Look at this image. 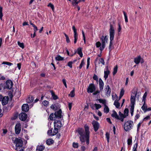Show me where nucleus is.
Segmentation results:
<instances>
[{"instance_id": "f257e3e1", "label": "nucleus", "mask_w": 151, "mask_h": 151, "mask_svg": "<svg viewBox=\"0 0 151 151\" xmlns=\"http://www.w3.org/2000/svg\"><path fill=\"white\" fill-rule=\"evenodd\" d=\"M85 131L82 129H79L78 132L80 135V140L82 143H84L85 141L87 145L89 144V135L90 132L89 131V127L88 126L85 125L84 126Z\"/></svg>"}, {"instance_id": "f03ea898", "label": "nucleus", "mask_w": 151, "mask_h": 151, "mask_svg": "<svg viewBox=\"0 0 151 151\" xmlns=\"http://www.w3.org/2000/svg\"><path fill=\"white\" fill-rule=\"evenodd\" d=\"M110 39V42L109 46V48L110 51L112 49L113 42L112 41L114 39V35L115 31L113 26L111 24H110V28L109 29Z\"/></svg>"}, {"instance_id": "7ed1b4c3", "label": "nucleus", "mask_w": 151, "mask_h": 151, "mask_svg": "<svg viewBox=\"0 0 151 151\" xmlns=\"http://www.w3.org/2000/svg\"><path fill=\"white\" fill-rule=\"evenodd\" d=\"M14 143L16 144L15 150L16 151H24V147H22L23 142L21 139L16 138Z\"/></svg>"}, {"instance_id": "20e7f679", "label": "nucleus", "mask_w": 151, "mask_h": 151, "mask_svg": "<svg viewBox=\"0 0 151 151\" xmlns=\"http://www.w3.org/2000/svg\"><path fill=\"white\" fill-rule=\"evenodd\" d=\"M62 111L61 109L58 111L55 112L54 115L53 113L50 114L49 116V118L51 120H53L54 118V120H56V119H60L62 117L61 115Z\"/></svg>"}, {"instance_id": "39448f33", "label": "nucleus", "mask_w": 151, "mask_h": 151, "mask_svg": "<svg viewBox=\"0 0 151 151\" xmlns=\"http://www.w3.org/2000/svg\"><path fill=\"white\" fill-rule=\"evenodd\" d=\"M101 42L102 43V45L100 47L99 49L101 52L103 50L106 46V43H107L108 41V36L107 35L104 36H102L100 38Z\"/></svg>"}, {"instance_id": "423d86ee", "label": "nucleus", "mask_w": 151, "mask_h": 151, "mask_svg": "<svg viewBox=\"0 0 151 151\" xmlns=\"http://www.w3.org/2000/svg\"><path fill=\"white\" fill-rule=\"evenodd\" d=\"M134 124L132 121H128L126 122L124 124V128L126 131H129L132 128Z\"/></svg>"}, {"instance_id": "0eeeda50", "label": "nucleus", "mask_w": 151, "mask_h": 151, "mask_svg": "<svg viewBox=\"0 0 151 151\" xmlns=\"http://www.w3.org/2000/svg\"><path fill=\"white\" fill-rule=\"evenodd\" d=\"M96 90V88L93 83L90 84L87 89V91L88 93H92Z\"/></svg>"}, {"instance_id": "6e6552de", "label": "nucleus", "mask_w": 151, "mask_h": 151, "mask_svg": "<svg viewBox=\"0 0 151 151\" xmlns=\"http://www.w3.org/2000/svg\"><path fill=\"white\" fill-rule=\"evenodd\" d=\"M13 84V83L12 81L11 80H7L6 82L5 88L10 89L12 88Z\"/></svg>"}, {"instance_id": "1a4fd4ad", "label": "nucleus", "mask_w": 151, "mask_h": 151, "mask_svg": "<svg viewBox=\"0 0 151 151\" xmlns=\"http://www.w3.org/2000/svg\"><path fill=\"white\" fill-rule=\"evenodd\" d=\"M137 91H134L133 94H132L131 96L130 101L131 105H134L135 104L136 97L137 96Z\"/></svg>"}, {"instance_id": "9d476101", "label": "nucleus", "mask_w": 151, "mask_h": 151, "mask_svg": "<svg viewBox=\"0 0 151 151\" xmlns=\"http://www.w3.org/2000/svg\"><path fill=\"white\" fill-rule=\"evenodd\" d=\"M72 29L73 31V32L74 33V44H76L77 41V40L78 39V34L77 32V29H76L75 26H73L72 27Z\"/></svg>"}, {"instance_id": "9b49d317", "label": "nucleus", "mask_w": 151, "mask_h": 151, "mask_svg": "<svg viewBox=\"0 0 151 151\" xmlns=\"http://www.w3.org/2000/svg\"><path fill=\"white\" fill-rule=\"evenodd\" d=\"M21 125L20 123H17L16 124L15 127V132L16 134H19L21 130Z\"/></svg>"}, {"instance_id": "f8f14e48", "label": "nucleus", "mask_w": 151, "mask_h": 151, "mask_svg": "<svg viewBox=\"0 0 151 151\" xmlns=\"http://www.w3.org/2000/svg\"><path fill=\"white\" fill-rule=\"evenodd\" d=\"M104 92L107 96L109 97L110 96L111 92V89L108 85L105 86Z\"/></svg>"}, {"instance_id": "ddd939ff", "label": "nucleus", "mask_w": 151, "mask_h": 151, "mask_svg": "<svg viewBox=\"0 0 151 151\" xmlns=\"http://www.w3.org/2000/svg\"><path fill=\"white\" fill-rule=\"evenodd\" d=\"M94 131L96 132L99 128V123L95 121H93L92 122Z\"/></svg>"}, {"instance_id": "4468645a", "label": "nucleus", "mask_w": 151, "mask_h": 151, "mask_svg": "<svg viewBox=\"0 0 151 151\" xmlns=\"http://www.w3.org/2000/svg\"><path fill=\"white\" fill-rule=\"evenodd\" d=\"M61 123V121L60 120H55L54 122V127H56L58 129H60L61 127L63 126Z\"/></svg>"}, {"instance_id": "2eb2a0df", "label": "nucleus", "mask_w": 151, "mask_h": 151, "mask_svg": "<svg viewBox=\"0 0 151 151\" xmlns=\"http://www.w3.org/2000/svg\"><path fill=\"white\" fill-rule=\"evenodd\" d=\"M19 119L22 121H25L27 117V114L24 113H22L19 115Z\"/></svg>"}, {"instance_id": "dca6fc26", "label": "nucleus", "mask_w": 151, "mask_h": 151, "mask_svg": "<svg viewBox=\"0 0 151 151\" xmlns=\"http://www.w3.org/2000/svg\"><path fill=\"white\" fill-rule=\"evenodd\" d=\"M9 98L7 96H5L3 98L2 100V104L3 105L6 104L8 102Z\"/></svg>"}, {"instance_id": "f3484780", "label": "nucleus", "mask_w": 151, "mask_h": 151, "mask_svg": "<svg viewBox=\"0 0 151 151\" xmlns=\"http://www.w3.org/2000/svg\"><path fill=\"white\" fill-rule=\"evenodd\" d=\"M29 105L27 104H24L22 106V111L25 112H27L29 110Z\"/></svg>"}, {"instance_id": "a211bd4d", "label": "nucleus", "mask_w": 151, "mask_h": 151, "mask_svg": "<svg viewBox=\"0 0 151 151\" xmlns=\"http://www.w3.org/2000/svg\"><path fill=\"white\" fill-rule=\"evenodd\" d=\"M99 84L100 91H102L104 88V83L102 79L100 78L99 79Z\"/></svg>"}, {"instance_id": "6ab92c4d", "label": "nucleus", "mask_w": 151, "mask_h": 151, "mask_svg": "<svg viewBox=\"0 0 151 151\" xmlns=\"http://www.w3.org/2000/svg\"><path fill=\"white\" fill-rule=\"evenodd\" d=\"M107 70L106 71H104V77L105 78V80H106L108 78V76L110 73V71L108 69V66H106Z\"/></svg>"}, {"instance_id": "aec40b11", "label": "nucleus", "mask_w": 151, "mask_h": 151, "mask_svg": "<svg viewBox=\"0 0 151 151\" xmlns=\"http://www.w3.org/2000/svg\"><path fill=\"white\" fill-rule=\"evenodd\" d=\"M113 113L111 114V116L113 118L117 119H119V116L118 115L117 113L114 110L112 111Z\"/></svg>"}, {"instance_id": "412c9836", "label": "nucleus", "mask_w": 151, "mask_h": 151, "mask_svg": "<svg viewBox=\"0 0 151 151\" xmlns=\"http://www.w3.org/2000/svg\"><path fill=\"white\" fill-rule=\"evenodd\" d=\"M45 149V147L42 145H38L37 147L36 150L42 151Z\"/></svg>"}, {"instance_id": "4be33fe9", "label": "nucleus", "mask_w": 151, "mask_h": 151, "mask_svg": "<svg viewBox=\"0 0 151 151\" xmlns=\"http://www.w3.org/2000/svg\"><path fill=\"white\" fill-rule=\"evenodd\" d=\"M141 60V56H139L135 58L134 59V62L136 64H138Z\"/></svg>"}, {"instance_id": "5701e85b", "label": "nucleus", "mask_w": 151, "mask_h": 151, "mask_svg": "<svg viewBox=\"0 0 151 151\" xmlns=\"http://www.w3.org/2000/svg\"><path fill=\"white\" fill-rule=\"evenodd\" d=\"M34 100V98L32 96H30L29 98L26 99V101L28 103L32 102Z\"/></svg>"}, {"instance_id": "b1692460", "label": "nucleus", "mask_w": 151, "mask_h": 151, "mask_svg": "<svg viewBox=\"0 0 151 151\" xmlns=\"http://www.w3.org/2000/svg\"><path fill=\"white\" fill-rule=\"evenodd\" d=\"M53 142V140L52 139H48L46 141V144L48 145H52Z\"/></svg>"}, {"instance_id": "393cba45", "label": "nucleus", "mask_w": 151, "mask_h": 151, "mask_svg": "<svg viewBox=\"0 0 151 151\" xmlns=\"http://www.w3.org/2000/svg\"><path fill=\"white\" fill-rule=\"evenodd\" d=\"M77 53L78 54L80 57L82 58L83 57V53L82 51V49L81 47H79L77 49Z\"/></svg>"}, {"instance_id": "a878e982", "label": "nucleus", "mask_w": 151, "mask_h": 151, "mask_svg": "<svg viewBox=\"0 0 151 151\" xmlns=\"http://www.w3.org/2000/svg\"><path fill=\"white\" fill-rule=\"evenodd\" d=\"M143 106H142L141 108L144 111V112H146L145 111L146 110L147 108V105L146 104L145 102H143Z\"/></svg>"}, {"instance_id": "bb28decb", "label": "nucleus", "mask_w": 151, "mask_h": 151, "mask_svg": "<svg viewBox=\"0 0 151 151\" xmlns=\"http://www.w3.org/2000/svg\"><path fill=\"white\" fill-rule=\"evenodd\" d=\"M50 92L54 100H56L58 98V96L56 95H55L53 91H50Z\"/></svg>"}, {"instance_id": "cd10ccee", "label": "nucleus", "mask_w": 151, "mask_h": 151, "mask_svg": "<svg viewBox=\"0 0 151 151\" xmlns=\"http://www.w3.org/2000/svg\"><path fill=\"white\" fill-rule=\"evenodd\" d=\"M104 113L106 114L108 113L109 111V109L108 106L106 105L104 106Z\"/></svg>"}, {"instance_id": "c85d7f7f", "label": "nucleus", "mask_w": 151, "mask_h": 151, "mask_svg": "<svg viewBox=\"0 0 151 151\" xmlns=\"http://www.w3.org/2000/svg\"><path fill=\"white\" fill-rule=\"evenodd\" d=\"M55 60L58 61H62L64 60V58L61 57L60 55H58L55 58Z\"/></svg>"}, {"instance_id": "c756f323", "label": "nucleus", "mask_w": 151, "mask_h": 151, "mask_svg": "<svg viewBox=\"0 0 151 151\" xmlns=\"http://www.w3.org/2000/svg\"><path fill=\"white\" fill-rule=\"evenodd\" d=\"M58 129H59L54 127V129L53 131V133L52 134V136L58 133Z\"/></svg>"}, {"instance_id": "7c9ffc66", "label": "nucleus", "mask_w": 151, "mask_h": 151, "mask_svg": "<svg viewBox=\"0 0 151 151\" xmlns=\"http://www.w3.org/2000/svg\"><path fill=\"white\" fill-rule=\"evenodd\" d=\"M114 104L117 108H119L120 106V103L117 101H115Z\"/></svg>"}, {"instance_id": "2f4dec72", "label": "nucleus", "mask_w": 151, "mask_h": 151, "mask_svg": "<svg viewBox=\"0 0 151 151\" xmlns=\"http://www.w3.org/2000/svg\"><path fill=\"white\" fill-rule=\"evenodd\" d=\"M74 92L75 88H74L70 92V93L69 94V96H70L71 97H74L75 95Z\"/></svg>"}, {"instance_id": "473e14b6", "label": "nucleus", "mask_w": 151, "mask_h": 151, "mask_svg": "<svg viewBox=\"0 0 151 151\" xmlns=\"http://www.w3.org/2000/svg\"><path fill=\"white\" fill-rule=\"evenodd\" d=\"M98 100L100 103H102L104 105V106L106 105V101L105 100H103L101 99H99Z\"/></svg>"}, {"instance_id": "72a5a7b5", "label": "nucleus", "mask_w": 151, "mask_h": 151, "mask_svg": "<svg viewBox=\"0 0 151 151\" xmlns=\"http://www.w3.org/2000/svg\"><path fill=\"white\" fill-rule=\"evenodd\" d=\"M2 10V7L1 6H0V19L1 20H2V17L3 16Z\"/></svg>"}, {"instance_id": "f704fd0d", "label": "nucleus", "mask_w": 151, "mask_h": 151, "mask_svg": "<svg viewBox=\"0 0 151 151\" xmlns=\"http://www.w3.org/2000/svg\"><path fill=\"white\" fill-rule=\"evenodd\" d=\"M147 93L146 92H145V93L144 94L143 96V99L142 100V102H145L146 101V98L147 96Z\"/></svg>"}, {"instance_id": "c9c22d12", "label": "nucleus", "mask_w": 151, "mask_h": 151, "mask_svg": "<svg viewBox=\"0 0 151 151\" xmlns=\"http://www.w3.org/2000/svg\"><path fill=\"white\" fill-rule=\"evenodd\" d=\"M18 45L22 49L24 48V45L23 43H21L19 41L17 42Z\"/></svg>"}, {"instance_id": "e433bc0d", "label": "nucleus", "mask_w": 151, "mask_h": 151, "mask_svg": "<svg viewBox=\"0 0 151 151\" xmlns=\"http://www.w3.org/2000/svg\"><path fill=\"white\" fill-rule=\"evenodd\" d=\"M123 13L124 15L125 22H126L127 23L128 22L127 16L125 12L124 11H123Z\"/></svg>"}, {"instance_id": "4c0bfd02", "label": "nucleus", "mask_w": 151, "mask_h": 151, "mask_svg": "<svg viewBox=\"0 0 151 151\" xmlns=\"http://www.w3.org/2000/svg\"><path fill=\"white\" fill-rule=\"evenodd\" d=\"M118 67L116 66L114 68V70L113 73V75H115L117 73V71Z\"/></svg>"}, {"instance_id": "58836bf2", "label": "nucleus", "mask_w": 151, "mask_h": 151, "mask_svg": "<svg viewBox=\"0 0 151 151\" xmlns=\"http://www.w3.org/2000/svg\"><path fill=\"white\" fill-rule=\"evenodd\" d=\"M49 102L48 101L45 100L42 102V104L44 106H47L49 105Z\"/></svg>"}, {"instance_id": "ea45409f", "label": "nucleus", "mask_w": 151, "mask_h": 151, "mask_svg": "<svg viewBox=\"0 0 151 151\" xmlns=\"http://www.w3.org/2000/svg\"><path fill=\"white\" fill-rule=\"evenodd\" d=\"M128 112L129 110L127 108L125 109L124 111V115H125V116H126V117L128 116Z\"/></svg>"}, {"instance_id": "a19ab883", "label": "nucleus", "mask_w": 151, "mask_h": 151, "mask_svg": "<svg viewBox=\"0 0 151 151\" xmlns=\"http://www.w3.org/2000/svg\"><path fill=\"white\" fill-rule=\"evenodd\" d=\"M64 35L66 37V39L67 42L68 43H69L70 41L68 36L65 33H64Z\"/></svg>"}, {"instance_id": "79ce46f5", "label": "nucleus", "mask_w": 151, "mask_h": 151, "mask_svg": "<svg viewBox=\"0 0 151 151\" xmlns=\"http://www.w3.org/2000/svg\"><path fill=\"white\" fill-rule=\"evenodd\" d=\"M2 64L7 65L9 66H11L13 65V63H12L5 61L3 62L2 63Z\"/></svg>"}, {"instance_id": "37998d69", "label": "nucleus", "mask_w": 151, "mask_h": 151, "mask_svg": "<svg viewBox=\"0 0 151 151\" xmlns=\"http://www.w3.org/2000/svg\"><path fill=\"white\" fill-rule=\"evenodd\" d=\"M127 144L128 145H131L132 144V138L130 137L127 140Z\"/></svg>"}, {"instance_id": "c03bdc74", "label": "nucleus", "mask_w": 151, "mask_h": 151, "mask_svg": "<svg viewBox=\"0 0 151 151\" xmlns=\"http://www.w3.org/2000/svg\"><path fill=\"white\" fill-rule=\"evenodd\" d=\"M50 108L53 110L55 111L57 109V107L55 104H52L51 105Z\"/></svg>"}, {"instance_id": "a18cd8bd", "label": "nucleus", "mask_w": 151, "mask_h": 151, "mask_svg": "<svg viewBox=\"0 0 151 151\" xmlns=\"http://www.w3.org/2000/svg\"><path fill=\"white\" fill-rule=\"evenodd\" d=\"M94 106H95L96 109H98L101 107V106L100 104H94Z\"/></svg>"}, {"instance_id": "49530a36", "label": "nucleus", "mask_w": 151, "mask_h": 151, "mask_svg": "<svg viewBox=\"0 0 151 151\" xmlns=\"http://www.w3.org/2000/svg\"><path fill=\"white\" fill-rule=\"evenodd\" d=\"M106 137L107 139V141L108 142H109V134L108 132H106Z\"/></svg>"}, {"instance_id": "de8ad7c7", "label": "nucleus", "mask_w": 151, "mask_h": 151, "mask_svg": "<svg viewBox=\"0 0 151 151\" xmlns=\"http://www.w3.org/2000/svg\"><path fill=\"white\" fill-rule=\"evenodd\" d=\"M137 143H135L134 145L133 149V151H137Z\"/></svg>"}, {"instance_id": "09e8293b", "label": "nucleus", "mask_w": 151, "mask_h": 151, "mask_svg": "<svg viewBox=\"0 0 151 151\" xmlns=\"http://www.w3.org/2000/svg\"><path fill=\"white\" fill-rule=\"evenodd\" d=\"M73 147L78 148V144L77 143L73 142Z\"/></svg>"}, {"instance_id": "8fccbe9b", "label": "nucleus", "mask_w": 151, "mask_h": 151, "mask_svg": "<svg viewBox=\"0 0 151 151\" xmlns=\"http://www.w3.org/2000/svg\"><path fill=\"white\" fill-rule=\"evenodd\" d=\"M84 64V60H81L80 65L79 66V68L80 69H81Z\"/></svg>"}, {"instance_id": "3c124183", "label": "nucleus", "mask_w": 151, "mask_h": 151, "mask_svg": "<svg viewBox=\"0 0 151 151\" xmlns=\"http://www.w3.org/2000/svg\"><path fill=\"white\" fill-rule=\"evenodd\" d=\"M93 79L94 80L96 81L97 82H98V77L95 74H94L93 76Z\"/></svg>"}, {"instance_id": "603ef678", "label": "nucleus", "mask_w": 151, "mask_h": 151, "mask_svg": "<svg viewBox=\"0 0 151 151\" xmlns=\"http://www.w3.org/2000/svg\"><path fill=\"white\" fill-rule=\"evenodd\" d=\"M47 6L48 7H50L52 9V11H54V6L51 3H50L47 5Z\"/></svg>"}, {"instance_id": "864d4df0", "label": "nucleus", "mask_w": 151, "mask_h": 151, "mask_svg": "<svg viewBox=\"0 0 151 151\" xmlns=\"http://www.w3.org/2000/svg\"><path fill=\"white\" fill-rule=\"evenodd\" d=\"M101 43L99 41L97 42L96 43V46L97 47H101Z\"/></svg>"}, {"instance_id": "5fc2aeb1", "label": "nucleus", "mask_w": 151, "mask_h": 151, "mask_svg": "<svg viewBox=\"0 0 151 151\" xmlns=\"http://www.w3.org/2000/svg\"><path fill=\"white\" fill-rule=\"evenodd\" d=\"M90 58H88L87 60V69H88L90 65Z\"/></svg>"}, {"instance_id": "6e6d98bb", "label": "nucleus", "mask_w": 151, "mask_h": 151, "mask_svg": "<svg viewBox=\"0 0 151 151\" xmlns=\"http://www.w3.org/2000/svg\"><path fill=\"white\" fill-rule=\"evenodd\" d=\"M99 61L100 62L102 63L103 65H104L105 62L104 60L102 58H101L99 60Z\"/></svg>"}, {"instance_id": "4d7b16f0", "label": "nucleus", "mask_w": 151, "mask_h": 151, "mask_svg": "<svg viewBox=\"0 0 151 151\" xmlns=\"http://www.w3.org/2000/svg\"><path fill=\"white\" fill-rule=\"evenodd\" d=\"M52 128L50 130H48L47 131V134L48 135H52Z\"/></svg>"}, {"instance_id": "13d9d810", "label": "nucleus", "mask_w": 151, "mask_h": 151, "mask_svg": "<svg viewBox=\"0 0 151 151\" xmlns=\"http://www.w3.org/2000/svg\"><path fill=\"white\" fill-rule=\"evenodd\" d=\"M134 105H131L130 108V111H134Z\"/></svg>"}, {"instance_id": "bf43d9fd", "label": "nucleus", "mask_w": 151, "mask_h": 151, "mask_svg": "<svg viewBox=\"0 0 151 151\" xmlns=\"http://www.w3.org/2000/svg\"><path fill=\"white\" fill-rule=\"evenodd\" d=\"M73 63V62L71 61L68 62V66L71 68L72 67V64Z\"/></svg>"}, {"instance_id": "052dcab7", "label": "nucleus", "mask_w": 151, "mask_h": 151, "mask_svg": "<svg viewBox=\"0 0 151 151\" xmlns=\"http://www.w3.org/2000/svg\"><path fill=\"white\" fill-rule=\"evenodd\" d=\"M150 119V116H147L143 119V121H146Z\"/></svg>"}, {"instance_id": "680f3d73", "label": "nucleus", "mask_w": 151, "mask_h": 151, "mask_svg": "<svg viewBox=\"0 0 151 151\" xmlns=\"http://www.w3.org/2000/svg\"><path fill=\"white\" fill-rule=\"evenodd\" d=\"M62 82H63L64 85L65 86V87L66 88H67V85H66V81L65 79H63L62 80Z\"/></svg>"}, {"instance_id": "e2e57ef3", "label": "nucleus", "mask_w": 151, "mask_h": 151, "mask_svg": "<svg viewBox=\"0 0 151 151\" xmlns=\"http://www.w3.org/2000/svg\"><path fill=\"white\" fill-rule=\"evenodd\" d=\"M82 35H83V40L84 41V42L85 43V42H86L85 37V34H84V32L83 30H82Z\"/></svg>"}, {"instance_id": "0e129e2a", "label": "nucleus", "mask_w": 151, "mask_h": 151, "mask_svg": "<svg viewBox=\"0 0 151 151\" xmlns=\"http://www.w3.org/2000/svg\"><path fill=\"white\" fill-rule=\"evenodd\" d=\"M100 93V91L99 90H97L95 92H94L93 93V95H96L98 93Z\"/></svg>"}, {"instance_id": "69168bd1", "label": "nucleus", "mask_w": 151, "mask_h": 151, "mask_svg": "<svg viewBox=\"0 0 151 151\" xmlns=\"http://www.w3.org/2000/svg\"><path fill=\"white\" fill-rule=\"evenodd\" d=\"M121 29V25H120V24H118V32H120Z\"/></svg>"}, {"instance_id": "338daca9", "label": "nucleus", "mask_w": 151, "mask_h": 151, "mask_svg": "<svg viewBox=\"0 0 151 151\" xmlns=\"http://www.w3.org/2000/svg\"><path fill=\"white\" fill-rule=\"evenodd\" d=\"M139 116H139V114H136V116H135V120H136L138 119L139 118Z\"/></svg>"}, {"instance_id": "774afa93", "label": "nucleus", "mask_w": 151, "mask_h": 151, "mask_svg": "<svg viewBox=\"0 0 151 151\" xmlns=\"http://www.w3.org/2000/svg\"><path fill=\"white\" fill-rule=\"evenodd\" d=\"M124 94V91L123 90V89H122L121 90L120 95H122V96H123Z\"/></svg>"}]
</instances>
